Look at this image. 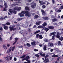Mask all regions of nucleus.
I'll return each instance as SVG.
<instances>
[{"instance_id": "f257e3e1", "label": "nucleus", "mask_w": 63, "mask_h": 63, "mask_svg": "<svg viewBox=\"0 0 63 63\" xmlns=\"http://www.w3.org/2000/svg\"><path fill=\"white\" fill-rule=\"evenodd\" d=\"M21 13L23 14H26V16H31V13H30V12H29L27 11H22Z\"/></svg>"}, {"instance_id": "f03ea898", "label": "nucleus", "mask_w": 63, "mask_h": 63, "mask_svg": "<svg viewBox=\"0 0 63 63\" xmlns=\"http://www.w3.org/2000/svg\"><path fill=\"white\" fill-rule=\"evenodd\" d=\"M57 35L56 36V37L57 38H58V39L59 38V40H60L61 41H63V37H61L60 38H60V36L59 35H61V33L59 32H57Z\"/></svg>"}, {"instance_id": "7ed1b4c3", "label": "nucleus", "mask_w": 63, "mask_h": 63, "mask_svg": "<svg viewBox=\"0 0 63 63\" xmlns=\"http://www.w3.org/2000/svg\"><path fill=\"white\" fill-rule=\"evenodd\" d=\"M15 47H10L9 49H8L7 52V53H10V52H11L12 49V51H14L15 49Z\"/></svg>"}, {"instance_id": "20e7f679", "label": "nucleus", "mask_w": 63, "mask_h": 63, "mask_svg": "<svg viewBox=\"0 0 63 63\" xmlns=\"http://www.w3.org/2000/svg\"><path fill=\"white\" fill-rule=\"evenodd\" d=\"M39 53H40V55H41V56L44 57L45 58H47V57H48V56H49V55H45L42 53H40V52Z\"/></svg>"}, {"instance_id": "39448f33", "label": "nucleus", "mask_w": 63, "mask_h": 63, "mask_svg": "<svg viewBox=\"0 0 63 63\" xmlns=\"http://www.w3.org/2000/svg\"><path fill=\"white\" fill-rule=\"evenodd\" d=\"M15 27V25H13L12 27H9V28L11 31H12V30H15L16 29V28Z\"/></svg>"}, {"instance_id": "423d86ee", "label": "nucleus", "mask_w": 63, "mask_h": 63, "mask_svg": "<svg viewBox=\"0 0 63 63\" xmlns=\"http://www.w3.org/2000/svg\"><path fill=\"white\" fill-rule=\"evenodd\" d=\"M10 13H14L15 14H16V12L15 11H13L12 9H10L9 10Z\"/></svg>"}, {"instance_id": "0eeeda50", "label": "nucleus", "mask_w": 63, "mask_h": 63, "mask_svg": "<svg viewBox=\"0 0 63 63\" xmlns=\"http://www.w3.org/2000/svg\"><path fill=\"white\" fill-rule=\"evenodd\" d=\"M34 2H32V4H33V5H32L31 6V7L32 8H33V9H34L36 7V3H34Z\"/></svg>"}, {"instance_id": "6e6552de", "label": "nucleus", "mask_w": 63, "mask_h": 63, "mask_svg": "<svg viewBox=\"0 0 63 63\" xmlns=\"http://www.w3.org/2000/svg\"><path fill=\"white\" fill-rule=\"evenodd\" d=\"M41 12L42 13L43 15V16H45V15H46V14L45 13V11L44 10H43L42 9L41 10Z\"/></svg>"}, {"instance_id": "1a4fd4ad", "label": "nucleus", "mask_w": 63, "mask_h": 63, "mask_svg": "<svg viewBox=\"0 0 63 63\" xmlns=\"http://www.w3.org/2000/svg\"><path fill=\"white\" fill-rule=\"evenodd\" d=\"M39 3L41 4V5H43L44 4H46V2H44L43 1H41L40 0L39 1Z\"/></svg>"}, {"instance_id": "9d476101", "label": "nucleus", "mask_w": 63, "mask_h": 63, "mask_svg": "<svg viewBox=\"0 0 63 63\" xmlns=\"http://www.w3.org/2000/svg\"><path fill=\"white\" fill-rule=\"evenodd\" d=\"M18 15L21 17H22V16H24V15L22 14L21 13H19Z\"/></svg>"}, {"instance_id": "9b49d317", "label": "nucleus", "mask_w": 63, "mask_h": 63, "mask_svg": "<svg viewBox=\"0 0 63 63\" xmlns=\"http://www.w3.org/2000/svg\"><path fill=\"white\" fill-rule=\"evenodd\" d=\"M18 40V38H15V40L16 41L13 44V45H14L16 43V41H17V40Z\"/></svg>"}, {"instance_id": "f8f14e48", "label": "nucleus", "mask_w": 63, "mask_h": 63, "mask_svg": "<svg viewBox=\"0 0 63 63\" xmlns=\"http://www.w3.org/2000/svg\"><path fill=\"white\" fill-rule=\"evenodd\" d=\"M3 47L4 49L5 50H6L7 49V47L5 45H3Z\"/></svg>"}, {"instance_id": "ddd939ff", "label": "nucleus", "mask_w": 63, "mask_h": 63, "mask_svg": "<svg viewBox=\"0 0 63 63\" xmlns=\"http://www.w3.org/2000/svg\"><path fill=\"white\" fill-rule=\"evenodd\" d=\"M53 55H52V57H58V55H55V53H53Z\"/></svg>"}, {"instance_id": "4468645a", "label": "nucleus", "mask_w": 63, "mask_h": 63, "mask_svg": "<svg viewBox=\"0 0 63 63\" xmlns=\"http://www.w3.org/2000/svg\"><path fill=\"white\" fill-rule=\"evenodd\" d=\"M4 6H5V8H7V3L5 2V1H4Z\"/></svg>"}, {"instance_id": "2eb2a0df", "label": "nucleus", "mask_w": 63, "mask_h": 63, "mask_svg": "<svg viewBox=\"0 0 63 63\" xmlns=\"http://www.w3.org/2000/svg\"><path fill=\"white\" fill-rule=\"evenodd\" d=\"M49 61V60L48 59L45 58V63H47V62Z\"/></svg>"}, {"instance_id": "dca6fc26", "label": "nucleus", "mask_w": 63, "mask_h": 63, "mask_svg": "<svg viewBox=\"0 0 63 63\" xmlns=\"http://www.w3.org/2000/svg\"><path fill=\"white\" fill-rule=\"evenodd\" d=\"M31 44L32 46H35V45H36V43L34 41Z\"/></svg>"}, {"instance_id": "f3484780", "label": "nucleus", "mask_w": 63, "mask_h": 63, "mask_svg": "<svg viewBox=\"0 0 63 63\" xmlns=\"http://www.w3.org/2000/svg\"><path fill=\"white\" fill-rule=\"evenodd\" d=\"M42 21H39L38 22H37L36 23V25H39V24H40L41 23V22Z\"/></svg>"}, {"instance_id": "a211bd4d", "label": "nucleus", "mask_w": 63, "mask_h": 63, "mask_svg": "<svg viewBox=\"0 0 63 63\" xmlns=\"http://www.w3.org/2000/svg\"><path fill=\"white\" fill-rule=\"evenodd\" d=\"M56 33V32H54L51 33L50 35V36H51V35H55Z\"/></svg>"}, {"instance_id": "6ab92c4d", "label": "nucleus", "mask_w": 63, "mask_h": 63, "mask_svg": "<svg viewBox=\"0 0 63 63\" xmlns=\"http://www.w3.org/2000/svg\"><path fill=\"white\" fill-rule=\"evenodd\" d=\"M47 22H45L42 25V26H43V27H44L45 26H46V25H47Z\"/></svg>"}, {"instance_id": "aec40b11", "label": "nucleus", "mask_w": 63, "mask_h": 63, "mask_svg": "<svg viewBox=\"0 0 63 63\" xmlns=\"http://www.w3.org/2000/svg\"><path fill=\"white\" fill-rule=\"evenodd\" d=\"M47 45H45V46L44 47L43 49L44 50H47Z\"/></svg>"}, {"instance_id": "412c9836", "label": "nucleus", "mask_w": 63, "mask_h": 63, "mask_svg": "<svg viewBox=\"0 0 63 63\" xmlns=\"http://www.w3.org/2000/svg\"><path fill=\"white\" fill-rule=\"evenodd\" d=\"M6 60L7 61H9L10 59V57H9V56H7L6 57Z\"/></svg>"}, {"instance_id": "4be33fe9", "label": "nucleus", "mask_w": 63, "mask_h": 63, "mask_svg": "<svg viewBox=\"0 0 63 63\" xmlns=\"http://www.w3.org/2000/svg\"><path fill=\"white\" fill-rule=\"evenodd\" d=\"M48 28H49V29H52L54 28V27H51V26H49L48 27Z\"/></svg>"}, {"instance_id": "5701e85b", "label": "nucleus", "mask_w": 63, "mask_h": 63, "mask_svg": "<svg viewBox=\"0 0 63 63\" xmlns=\"http://www.w3.org/2000/svg\"><path fill=\"white\" fill-rule=\"evenodd\" d=\"M40 32V30H39L38 31H36V32H34V34H36L37 33H39Z\"/></svg>"}, {"instance_id": "b1692460", "label": "nucleus", "mask_w": 63, "mask_h": 63, "mask_svg": "<svg viewBox=\"0 0 63 63\" xmlns=\"http://www.w3.org/2000/svg\"><path fill=\"white\" fill-rule=\"evenodd\" d=\"M26 61H27L28 62H24V63H30V61L29 60H26Z\"/></svg>"}, {"instance_id": "393cba45", "label": "nucleus", "mask_w": 63, "mask_h": 63, "mask_svg": "<svg viewBox=\"0 0 63 63\" xmlns=\"http://www.w3.org/2000/svg\"><path fill=\"white\" fill-rule=\"evenodd\" d=\"M57 21V19L56 18H55L53 19L52 20V21L53 22H54L55 21Z\"/></svg>"}, {"instance_id": "a878e982", "label": "nucleus", "mask_w": 63, "mask_h": 63, "mask_svg": "<svg viewBox=\"0 0 63 63\" xmlns=\"http://www.w3.org/2000/svg\"><path fill=\"white\" fill-rule=\"evenodd\" d=\"M48 44H49L50 47H52L53 46V44L52 43H49Z\"/></svg>"}, {"instance_id": "bb28decb", "label": "nucleus", "mask_w": 63, "mask_h": 63, "mask_svg": "<svg viewBox=\"0 0 63 63\" xmlns=\"http://www.w3.org/2000/svg\"><path fill=\"white\" fill-rule=\"evenodd\" d=\"M17 2H16V4H13L11 6V7H13V6H15V5H18V4H17Z\"/></svg>"}, {"instance_id": "cd10ccee", "label": "nucleus", "mask_w": 63, "mask_h": 63, "mask_svg": "<svg viewBox=\"0 0 63 63\" xmlns=\"http://www.w3.org/2000/svg\"><path fill=\"white\" fill-rule=\"evenodd\" d=\"M3 27L4 29H5V30H6V29H8V26H4Z\"/></svg>"}, {"instance_id": "c85d7f7f", "label": "nucleus", "mask_w": 63, "mask_h": 63, "mask_svg": "<svg viewBox=\"0 0 63 63\" xmlns=\"http://www.w3.org/2000/svg\"><path fill=\"white\" fill-rule=\"evenodd\" d=\"M14 9L15 10L17 11H18V7H16L14 8Z\"/></svg>"}, {"instance_id": "c756f323", "label": "nucleus", "mask_w": 63, "mask_h": 63, "mask_svg": "<svg viewBox=\"0 0 63 63\" xmlns=\"http://www.w3.org/2000/svg\"><path fill=\"white\" fill-rule=\"evenodd\" d=\"M55 10L56 11H57V12H61V10H58V9H56Z\"/></svg>"}, {"instance_id": "7c9ffc66", "label": "nucleus", "mask_w": 63, "mask_h": 63, "mask_svg": "<svg viewBox=\"0 0 63 63\" xmlns=\"http://www.w3.org/2000/svg\"><path fill=\"white\" fill-rule=\"evenodd\" d=\"M38 28H43V26H40L38 27Z\"/></svg>"}, {"instance_id": "2f4dec72", "label": "nucleus", "mask_w": 63, "mask_h": 63, "mask_svg": "<svg viewBox=\"0 0 63 63\" xmlns=\"http://www.w3.org/2000/svg\"><path fill=\"white\" fill-rule=\"evenodd\" d=\"M39 37L41 39H43V37L42 36V35H39Z\"/></svg>"}, {"instance_id": "473e14b6", "label": "nucleus", "mask_w": 63, "mask_h": 63, "mask_svg": "<svg viewBox=\"0 0 63 63\" xmlns=\"http://www.w3.org/2000/svg\"><path fill=\"white\" fill-rule=\"evenodd\" d=\"M20 10H21V7H19L18 8V11H20Z\"/></svg>"}, {"instance_id": "72a5a7b5", "label": "nucleus", "mask_w": 63, "mask_h": 63, "mask_svg": "<svg viewBox=\"0 0 63 63\" xmlns=\"http://www.w3.org/2000/svg\"><path fill=\"white\" fill-rule=\"evenodd\" d=\"M25 10H29V8L27 6H26L25 7Z\"/></svg>"}, {"instance_id": "f704fd0d", "label": "nucleus", "mask_w": 63, "mask_h": 63, "mask_svg": "<svg viewBox=\"0 0 63 63\" xmlns=\"http://www.w3.org/2000/svg\"><path fill=\"white\" fill-rule=\"evenodd\" d=\"M58 45H61V43L60 42V41H59L58 42Z\"/></svg>"}, {"instance_id": "c9c22d12", "label": "nucleus", "mask_w": 63, "mask_h": 63, "mask_svg": "<svg viewBox=\"0 0 63 63\" xmlns=\"http://www.w3.org/2000/svg\"><path fill=\"white\" fill-rule=\"evenodd\" d=\"M44 19L45 20H47L48 19V18L47 17H44Z\"/></svg>"}, {"instance_id": "e433bc0d", "label": "nucleus", "mask_w": 63, "mask_h": 63, "mask_svg": "<svg viewBox=\"0 0 63 63\" xmlns=\"http://www.w3.org/2000/svg\"><path fill=\"white\" fill-rule=\"evenodd\" d=\"M22 19V18H19L17 19V20H18V21H20V20H21Z\"/></svg>"}, {"instance_id": "4c0bfd02", "label": "nucleus", "mask_w": 63, "mask_h": 63, "mask_svg": "<svg viewBox=\"0 0 63 63\" xmlns=\"http://www.w3.org/2000/svg\"><path fill=\"white\" fill-rule=\"evenodd\" d=\"M14 1H16V2H17L18 1L19 3H20V2L19 1H20V0H14Z\"/></svg>"}, {"instance_id": "58836bf2", "label": "nucleus", "mask_w": 63, "mask_h": 63, "mask_svg": "<svg viewBox=\"0 0 63 63\" xmlns=\"http://www.w3.org/2000/svg\"><path fill=\"white\" fill-rule=\"evenodd\" d=\"M44 42H47V41H48V40L46 38H45L44 39Z\"/></svg>"}, {"instance_id": "ea45409f", "label": "nucleus", "mask_w": 63, "mask_h": 63, "mask_svg": "<svg viewBox=\"0 0 63 63\" xmlns=\"http://www.w3.org/2000/svg\"><path fill=\"white\" fill-rule=\"evenodd\" d=\"M26 56V55H23L22 56V57H21L20 58H24V57H25Z\"/></svg>"}, {"instance_id": "a19ab883", "label": "nucleus", "mask_w": 63, "mask_h": 63, "mask_svg": "<svg viewBox=\"0 0 63 63\" xmlns=\"http://www.w3.org/2000/svg\"><path fill=\"white\" fill-rule=\"evenodd\" d=\"M45 30L46 31V32H47V31L49 30V29L48 28H46L45 29Z\"/></svg>"}, {"instance_id": "79ce46f5", "label": "nucleus", "mask_w": 63, "mask_h": 63, "mask_svg": "<svg viewBox=\"0 0 63 63\" xmlns=\"http://www.w3.org/2000/svg\"><path fill=\"white\" fill-rule=\"evenodd\" d=\"M38 17H39V16L36 15H35L34 16V17H35V18H37Z\"/></svg>"}, {"instance_id": "37998d69", "label": "nucleus", "mask_w": 63, "mask_h": 63, "mask_svg": "<svg viewBox=\"0 0 63 63\" xmlns=\"http://www.w3.org/2000/svg\"><path fill=\"white\" fill-rule=\"evenodd\" d=\"M6 24L7 25H10V23L9 22H7Z\"/></svg>"}, {"instance_id": "c03bdc74", "label": "nucleus", "mask_w": 63, "mask_h": 63, "mask_svg": "<svg viewBox=\"0 0 63 63\" xmlns=\"http://www.w3.org/2000/svg\"><path fill=\"white\" fill-rule=\"evenodd\" d=\"M35 56H36V57H39V56L38 54H36L35 55Z\"/></svg>"}, {"instance_id": "a18cd8bd", "label": "nucleus", "mask_w": 63, "mask_h": 63, "mask_svg": "<svg viewBox=\"0 0 63 63\" xmlns=\"http://www.w3.org/2000/svg\"><path fill=\"white\" fill-rule=\"evenodd\" d=\"M56 51H57V52H59V50L57 48H56Z\"/></svg>"}, {"instance_id": "49530a36", "label": "nucleus", "mask_w": 63, "mask_h": 63, "mask_svg": "<svg viewBox=\"0 0 63 63\" xmlns=\"http://www.w3.org/2000/svg\"><path fill=\"white\" fill-rule=\"evenodd\" d=\"M56 51H57V52H59V50L57 48H56Z\"/></svg>"}, {"instance_id": "de8ad7c7", "label": "nucleus", "mask_w": 63, "mask_h": 63, "mask_svg": "<svg viewBox=\"0 0 63 63\" xmlns=\"http://www.w3.org/2000/svg\"><path fill=\"white\" fill-rule=\"evenodd\" d=\"M25 58L27 60H28V59H29V56H27Z\"/></svg>"}, {"instance_id": "09e8293b", "label": "nucleus", "mask_w": 63, "mask_h": 63, "mask_svg": "<svg viewBox=\"0 0 63 63\" xmlns=\"http://www.w3.org/2000/svg\"><path fill=\"white\" fill-rule=\"evenodd\" d=\"M26 45H27V46H28V47H30V46H31L28 43H27L26 44Z\"/></svg>"}, {"instance_id": "8fccbe9b", "label": "nucleus", "mask_w": 63, "mask_h": 63, "mask_svg": "<svg viewBox=\"0 0 63 63\" xmlns=\"http://www.w3.org/2000/svg\"><path fill=\"white\" fill-rule=\"evenodd\" d=\"M14 60L15 61H16L17 60V59L16 58V57L14 58Z\"/></svg>"}, {"instance_id": "3c124183", "label": "nucleus", "mask_w": 63, "mask_h": 63, "mask_svg": "<svg viewBox=\"0 0 63 63\" xmlns=\"http://www.w3.org/2000/svg\"><path fill=\"white\" fill-rule=\"evenodd\" d=\"M27 59L26 58H24L23 59H22V61H23V60H27Z\"/></svg>"}, {"instance_id": "603ef678", "label": "nucleus", "mask_w": 63, "mask_h": 63, "mask_svg": "<svg viewBox=\"0 0 63 63\" xmlns=\"http://www.w3.org/2000/svg\"><path fill=\"white\" fill-rule=\"evenodd\" d=\"M18 48H22L23 47V46H18Z\"/></svg>"}, {"instance_id": "864d4df0", "label": "nucleus", "mask_w": 63, "mask_h": 63, "mask_svg": "<svg viewBox=\"0 0 63 63\" xmlns=\"http://www.w3.org/2000/svg\"><path fill=\"white\" fill-rule=\"evenodd\" d=\"M0 19H4V17H2L0 18Z\"/></svg>"}, {"instance_id": "5fc2aeb1", "label": "nucleus", "mask_w": 63, "mask_h": 63, "mask_svg": "<svg viewBox=\"0 0 63 63\" xmlns=\"http://www.w3.org/2000/svg\"><path fill=\"white\" fill-rule=\"evenodd\" d=\"M63 9V6H61V7L60 8V9Z\"/></svg>"}, {"instance_id": "6e6d98bb", "label": "nucleus", "mask_w": 63, "mask_h": 63, "mask_svg": "<svg viewBox=\"0 0 63 63\" xmlns=\"http://www.w3.org/2000/svg\"><path fill=\"white\" fill-rule=\"evenodd\" d=\"M34 51H38V50L36 49H34Z\"/></svg>"}, {"instance_id": "4d7b16f0", "label": "nucleus", "mask_w": 63, "mask_h": 63, "mask_svg": "<svg viewBox=\"0 0 63 63\" xmlns=\"http://www.w3.org/2000/svg\"><path fill=\"white\" fill-rule=\"evenodd\" d=\"M54 50L53 49H51L50 51H51V52H52V51H53Z\"/></svg>"}, {"instance_id": "13d9d810", "label": "nucleus", "mask_w": 63, "mask_h": 63, "mask_svg": "<svg viewBox=\"0 0 63 63\" xmlns=\"http://www.w3.org/2000/svg\"><path fill=\"white\" fill-rule=\"evenodd\" d=\"M52 38L53 40H54V36L53 35L52 36Z\"/></svg>"}, {"instance_id": "bf43d9fd", "label": "nucleus", "mask_w": 63, "mask_h": 63, "mask_svg": "<svg viewBox=\"0 0 63 63\" xmlns=\"http://www.w3.org/2000/svg\"><path fill=\"white\" fill-rule=\"evenodd\" d=\"M39 36V34H37L36 35V37L37 38H38Z\"/></svg>"}, {"instance_id": "052dcab7", "label": "nucleus", "mask_w": 63, "mask_h": 63, "mask_svg": "<svg viewBox=\"0 0 63 63\" xmlns=\"http://www.w3.org/2000/svg\"><path fill=\"white\" fill-rule=\"evenodd\" d=\"M4 19H5V18H8V17L7 16H6L5 17H3Z\"/></svg>"}, {"instance_id": "680f3d73", "label": "nucleus", "mask_w": 63, "mask_h": 63, "mask_svg": "<svg viewBox=\"0 0 63 63\" xmlns=\"http://www.w3.org/2000/svg\"><path fill=\"white\" fill-rule=\"evenodd\" d=\"M43 8H46V6L43 5L42 6Z\"/></svg>"}, {"instance_id": "e2e57ef3", "label": "nucleus", "mask_w": 63, "mask_h": 63, "mask_svg": "<svg viewBox=\"0 0 63 63\" xmlns=\"http://www.w3.org/2000/svg\"><path fill=\"white\" fill-rule=\"evenodd\" d=\"M7 47H9L10 46V45L8 44H7Z\"/></svg>"}, {"instance_id": "0e129e2a", "label": "nucleus", "mask_w": 63, "mask_h": 63, "mask_svg": "<svg viewBox=\"0 0 63 63\" xmlns=\"http://www.w3.org/2000/svg\"><path fill=\"white\" fill-rule=\"evenodd\" d=\"M54 25H57V23H54Z\"/></svg>"}, {"instance_id": "69168bd1", "label": "nucleus", "mask_w": 63, "mask_h": 63, "mask_svg": "<svg viewBox=\"0 0 63 63\" xmlns=\"http://www.w3.org/2000/svg\"><path fill=\"white\" fill-rule=\"evenodd\" d=\"M1 62H3V60L1 59L0 60V63H1Z\"/></svg>"}, {"instance_id": "338daca9", "label": "nucleus", "mask_w": 63, "mask_h": 63, "mask_svg": "<svg viewBox=\"0 0 63 63\" xmlns=\"http://www.w3.org/2000/svg\"><path fill=\"white\" fill-rule=\"evenodd\" d=\"M60 15H59L58 16V18H60Z\"/></svg>"}, {"instance_id": "774afa93", "label": "nucleus", "mask_w": 63, "mask_h": 63, "mask_svg": "<svg viewBox=\"0 0 63 63\" xmlns=\"http://www.w3.org/2000/svg\"><path fill=\"white\" fill-rule=\"evenodd\" d=\"M5 25H6V24H3L2 25V26H4Z\"/></svg>"}]
</instances>
